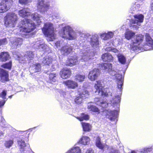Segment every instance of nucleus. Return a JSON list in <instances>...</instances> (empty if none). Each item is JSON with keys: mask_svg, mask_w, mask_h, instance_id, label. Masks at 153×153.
<instances>
[{"mask_svg": "<svg viewBox=\"0 0 153 153\" xmlns=\"http://www.w3.org/2000/svg\"><path fill=\"white\" fill-rule=\"evenodd\" d=\"M23 40L22 38H17L13 42L15 47H17L21 45L22 43Z\"/></svg>", "mask_w": 153, "mask_h": 153, "instance_id": "obj_37", "label": "nucleus"}, {"mask_svg": "<svg viewBox=\"0 0 153 153\" xmlns=\"http://www.w3.org/2000/svg\"><path fill=\"white\" fill-rule=\"evenodd\" d=\"M120 102V99H119V100H118V102Z\"/></svg>", "mask_w": 153, "mask_h": 153, "instance_id": "obj_56", "label": "nucleus"}, {"mask_svg": "<svg viewBox=\"0 0 153 153\" xmlns=\"http://www.w3.org/2000/svg\"><path fill=\"white\" fill-rule=\"evenodd\" d=\"M42 30L46 36L51 39L54 38V28L52 23L49 22L45 23L44 26L42 28Z\"/></svg>", "mask_w": 153, "mask_h": 153, "instance_id": "obj_3", "label": "nucleus"}, {"mask_svg": "<svg viewBox=\"0 0 153 153\" xmlns=\"http://www.w3.org/2000/svg\"><path fill=\"white\" fill-rule=\"evenodd\" d=\"M58 75L54 73H50L48 74V82L51 83H53L58 81Z\"/></svg>", "mask_w": 153, "mask_h": 153, "instance_id": "obj_18", "label": "nucleus"}, {"mask_svg": "<svg viewBox=\"0 0 153 153\" xmlns=\"http://www.w3.org/2000/svg\"><path fill=\"white\" fill-rule=\"evenodd\" d=\"M31 20L25 18L19 22L18 27L20 32L29 33L33 31L36 28V25L34 23L31 22Z\"/></svg>", "mask_w": 153, "mask_h": 153, "instance_id": "obj_1", "label": "nucleus"}, {"mask_svg": "<svg viewBox=\"0 0 153 153\" xmlns=\"http://www.w3.org/2000/svg\"><path fill=\"white\" fill-rule=\"evenodd\" d=\"M111 50L112 51L113 50V51L114 52H116L118 51V50L116 49L115 48H113V49H111Z\"/></svg>", "mask_w": 153, "mask_h": 153, "instance_id": "obj_51", "label": "nucleus"}, {"mask_svg": "<svg viewBox=\"0 0 153 153\" xmlns=\"http://www.w3.org/2000/svg\"><path fill=\"white\" fill-rule=\"evenodd\" d=\"M99 42L98 40H96L95 42H93L92 41L91 42V44L93 46H94L95 45H97L99 44Z\"/></svg>", "mask_w": 153, "mask_h": 153, "instance_id": "obj_47", "label": "nucleus"}, {"mask_svg": "<svg viewBox=\"0 0 153 153\" xmlns=\"http://www.w3.org/2000/svg\"><path fill=\"white\" fill-rule=\"evenodd\" d=\"M103 81L101 79L97 80L94 85V87L95 89V93H97L101 96L103 97H107L108 94L105 90L104 86H102Z\"/></svg>", "mask_w": 153, "mask_h": 153, "instance_id": "obj_4", "label": "nucleus"}, {"mask_svg": "<svg viewBox=\"0 0 153 153\" xmlns=\"http://www.w3.org/2000/svg\"><path fill=\"white\" fill-rule=\"evenodd\" d=\"M12 96V95H10V96H9V97H10V98H11Z\"/></svg>", "mask_w": 153, "mask_h": 153, "instance_id": "obj_55", "label": "nucleus"}, {"mask_svg": "<svg viewBox=\"0 0 153 153\" xmlns=\"http://www.w3.org/2000/svg\"><path fill=\"white\" fill-rule=\"evenodd\" d=\"M12 61L10 60L9 62L2 64L1 67L4 69H7L10 70L12 68Z\"/></svg>", "mask_w": 153, "mask_h": 153, "instance_id": "obj_24", "label": "nucleus"}, {"mask_svg": "<svg viewBox=\"0 0 153 153\" xmlns=\"http://www.w3.org/2000/svg\"><path fill=\"white\" fill-rule=\"evenodd\" d=\"M60 34L62 37L69 40L73 39L75 37V33L68 26L63 27L62 31L60 32Z\"/></svg>", "mask_w": 153, "mask_h": 153, "instance_id": "obj_5", "label": "nucleus"}, {"mask_svg": "<svg viewBox=\"0 0 153 153\" xmlns=\"http://www.w3.org/2000/svg\"><path fill=\"white\" fill-rule=\"evenodd\" d=\"M52 59L48 56L45 57L43 59L42 63L45 65H50L52 62Z\"/></svg>", "mask_w": 153, "mask_h": 153, "instance_id": "obj_29", "label": "nucleus"}, {"mask_svg": "<svg viewBox=\"0 0 153 153\" xmlns=\"http://www.w3.org/2000/svg\"><path fill=\"white\" fill-rule=\"evenodd\" d=\"M101 67L102 69L105 70L108 69L111 70L112 69V64L109 63H103L101 65Z\"/></svg>", "mask_w": 153, "mask_h": 153, "instance_id": "obj_33", "label": "nucleus"}, {"mask_svg": "<svg viewBox=\"0 0 153 153\" xmlns=\"http://www.w3.org/2000/svg\"><path fill=\"white\" fill-rule=\"evenodd\" d=\"M145 38L146 44L147 45L153 48V40L152 39L150 35L148 33L145 34Z\"/></svg>", "mask_w": 153, "mask_h": 153, "instance_id": "obj_22", "label": "nucleus"}, {"mask_svg": "<svg viewBox=\"0 0 153 153\" xmlns=\"http://www.w3.org/2000/svg\"><path fill=\"white\" fill-rule=\"evenodd\" d=\"M18 143V144L19 145L21 149H23L26 146V144L25 141L22 140H19Z\"/></svg>", "mask_w": 153, "mask_h": 153, "instance_id": "obj_44", "label": "nucleus"}, {"mask_svg": "<svg viewBox=\"0 0 153 153\" xmlns=\"http://www.w3.org/2000/svg\"><path fill=\"white\" fill-rule=\"evenodd\" d=\"M114 33L112 32H108L107 33L102 34V37H103V39L104 40H107L109 38L113 37Z\"/></svg>", "mask_w": 153, "mask_h": 153, "instance_id": "obj_35", "label": "nucleus"}, {"mask_svg": "<svg viewBox=\"0 0 153 153\" xmlns=\"http://www.w3.org/2000/svg\"><path fill=\"white\" fill-rule=\"evenodd\" d=\"M13 143V140H9L6 141L5 146L6 147L9 148L12 146Z\"/></svg>", "mask_w": 153, "mask_h": 153, "instance_id": "obj_40", "label": "nucleus"}, {"mask_svg": "<svg viewBox=\"0 0 153 153\" xmlns=\"http://www.w3.org/2000/svg\"><path fill=\"white\" fill-rule=\"evenodd\" d=\"M11 57L8 52L3 51L0 53V61L1 62H6L9 60Z\"/></svg>", "mask_w": 153, "mask_h": 153, "instance_id": "obj_15", "label": "nucleus"}, {"mask_svg": "<svg viewBox=\"0 0 153 153\" xmlns=\"http://www.w3.org/2000/svg\"><path fill=\"white\" fill-rule=\"evenodd\" d=\"M77 59L78 58L77 56H73L66 61L65 65L67 66H73L76 64L78 62Z\"/></svg>", "mask_w": 153, "mask_h": 153, "instance_id": "obj_13", "label": "nucleus"}, {"mask_svg": "<svg viewBox=\"0 0 153 153\" xmlns=\"http://www.w3.org/2000/svg\"><path fill=\"white\" fill-rule=\"evenodd\" d=\"M3 135V133L2 132H0V137Z\"/></svg>", "mask_w": 153, "mask_h": 153, "instance_id": "obj_53", "label": "nucleus"}, {"mask_svg": "<svg viewBox=\"0 0 153 153\" xmlns=\"http://www.w3.org/2000/svg\"><path fill=\"white\" fill-rule=\"evenodd\" d=\"M63 84L68 88L74 89L78 87V83L72 80H68L63 82Z\"/></svg>", "mask_w": 153, "mask_h": 153, "instance_id": "obj_12", "label": "nucleus"}, {"mask_svg": "<svg viewBox=\"0 0 153 153\" xmlns=\"http://www.w3.org/2000/svg\"><path fill=\"white\" fill-rule=\"evenodd\" d=\"M83 99L81 96L76 97L75 99V102L77 104H80L82 103V99Z\"/></svg>", "mask_w": 153, "mask_h": 153, "instance_id": "obj_41", "label": "nucleus"}, {"mask_svg": "<svg viewBox=\"0 0 153 153\" xmlns=\"http://www.w3.org/2000/svg\"><path fill=\"white\" fill-rule=\"evenodd\" d=\"M81 124L84 131H89L91 129V126L89 123L85 122H82Z\"/></svg>", "mask_w": 153, "mask_h": 153, "instance_id": "obj_28", "label": "nucleus"}, {"mask_svg": "<svg viewBox=\"0 0 153 153\" xmlns=\"http://www.w3.org/2000/svg\"><path fill=\"white\" fill-rule=\"evenodd\" d=\"M59 74L62 78L65 79L70 77L72 74V71L71 69L63 68L61 69Z\"/></svg>", "mask_w": 153, "mask_h": 153, "instance_id": "obj_10", "label": "nucleus"}, {"mask_svg": "<svg viewBox=\"0 0 153 153\" xmlns=\"http://www.w3.org/2000/svg\"><path fill=\"white\" fill-rule=\"evenodd\" d=\"M95 145L100 149L102 150L105 148V146L101 142V138L98 136L97 137L96 140Z\"/></svg>", "mask_w": 153, "mask_h": 153, "instance_id": "obj_26", "label": "nucleus"}, {"mask_svg": "<svg viewBox=\"0 0 153 153\" xmlns=\"http://www.w3.org/2000/svg\"><path fill=\"white\" fill-rule=\"evenodd\" d=\"M78 91L79 95L83 98L88 97L89 95L88 91L85 88H79L78 89Z\"/></svg>", "mask_w": 153, "mask_h": 153, "instance_id": "obj_21", "label": "nucleus"}, {"mask_svg": "<svg viewBox=\"0 0 153 153\" xmlns=\"http://www.w3.org/2000/svg\"><path fill=\"white\" fill-rule=\"evenodd\" d=\"M90 138L87 136H83L80 138L79 142L83 145H86L90 141Z\"/></svg>", "mask_w": 153, "mask_h": 153, "instance_id": "obj_27", "label": "nucleus"}, {"mask_svg": "<svg viewBox=\"0 0 153 153\" xmlns=\"http://www.w3.org/2000/svg\"><path fill=\"white\" fill-rule=\"evenodd\" d=\"M101 59L104 62H112L114 60V58L112 55L108 52L102 54Z\"/></svg>", "mask_w": 153, "mask_h": 153, "instance_id": "obj_14", "label": "nucleus"}, {"mask_svg": "<svg viewBox=\"0 0 153 153\" xmlns=\"http://www.w3.org/2000/svg\"><path fill=\"white\" fill-rule=\"evenodd\" d=\"M117 83V88L120 91L122 90V87L123 85V79L121 74H118L116 76Z\"/></svg>", "mask_w": 153, "mask_h": 153, "instance_id": "obj_19", "label": "nucleus"}, {"mask_svg": "<svg viewBox=\"0 0 153 153\" xmlns=\"http://www.w3.org/2000/svg\"><path fill=\"white\" fill-rule=\"evenodd\" d=\"M30 13L29 9L27 8L23 7L18 11V14L22 18L27 17L30 15Z\"/></svg>", "mask_w": 153, "mask_h": 153, "instance_id": "obj_17", "label": "nucleus"}, {"mask_svg": "<svg viewBox=\"0 0 153 153\" xmlns=\"http://www.w3.org/2000/svg\"><path fill=\"white\" fill-rule=\"evenodd\" d=\"M100 72L98 68H95L89 71L88 78L92 81L96 80L100 76Z\"/></svg>", "mask_w": 153, "mask_h": 153, "instance_id": "obj_9", "label": "nucleus"}, {"mask_svg": "<svg viewBox=\"0 0 153 153\" xmlns=\"http://www.w3.org/2000/svg\"><path fill=\"white\" fill-rule=\"evenodd\" d=\"M7 95L6 91L4 90L2 91L0 94V96L3 99L5 98V97Z\"/></svg>", "mask_w": 153, "mask_h": 153, "instance_id": "obj_45", "label": "nucleus"}, {"mask_svg": "<svg viewBox=\"0 0 153 153\" xmlns=\"http://www.w3.org/2000/svg\"><path fill=\"white\" fill-rule=\"evenodd\" d=\"M72 48L70 46L65 45L60 49L61 52L64 55H68L70 54L72 51Z\"/></svg>", "mask_w": 153, "mask_h": 153, "instance_id": "obj_23", "label": "nucleus"}, {"mask_svg": "<svg viewBox=\"0 0 153 153\" xmlns=\"http://www.w3.org/2000/svg\"><path fill=\"white\" fill-rule=\"evenodd\" d=\"M134 17L136 19L131 20V22L133 24H137L138 25V23H142L143 22L144 19V16L142 14L139 15H135L134 16Z\"/></svg>", "mask_w": 153, "mask_h": 153, "instance_id": "obj_20", "label": "nucleus"}, {"mask_svg": "<svg viewBox=\"0 0 153 153\" xmlns=\"http://www.w3.org/2000/svg\"><path fill=\"white\" fill-rule=\"evenodd\" d=\"M31 0H19V3L22 5H27Z\"/></svg>", "mask_w": 153, "mask_h": 153, "instance_id": "obj_43", "label": "nucleus"}, {"mask_svg": "<svg viewBox=\"0 0 153 153\" xmlns=\"http://www.w3.org/2000/svg\"><path fill=\"white\" fill-rule=\"evenodd\" d=\"M32 19L34 21H36L37 23L39 24L41 22V20L40 19L39 15L37 13H35L32 14L31 15Z\"/></svg>", "mask_w": 153, "mask_h": 153, "instance_id": "obj_31", "label": "nucleus"}, {"mask_svg": "<svg viewBox=\"0 0 153 153\" xmlns=\"http://www.w3.org/2000/svg\"><path fill=\"white\" fill-rule=\"evenodd\" d=\"M144 40V36L141 34L134 35L131 41V46L133 48L138 47Z\"/></svg>", "mask_w": 153, "mask_h": 153, "instance_id": "obj_6", "label": "nucleus"}, {"mask_svg": "<svg viewBox=\"0 0 153 153\" xmlns=\"http://www.w3.org/2000/svg\"><path fill=\"white\" fill-rule=\"evenodd\" d=\"M0 79L2 82H7L10 80L8 72L1 68H0Z\"/></svg>", "mask_w": 153, "mask_h": 153, "instance_id": "obj_11", "label": "nucleus"}, {"mask_svg": "<svg viewBox=\"0 0 153 153\" xmlns=\"http://www.w3.org/2000/svg\"><path fill=\"white\" fill-rule=\"evenodd\" d=\"M88 108L92 111L96 113L97 114L100 113V109L95 106L91 105L88 106Z\"/></svg>", "mask_w": 153, "mask_h": 153, "instance_id": "obj_34", "label": "nucleus"}, {"mask_svg": "<svg viewBox=\"0 0 153 153\" xmlns=\"http://www.w3.org/2000/svg\"><path fill=\"white\" fill-rule=\"evenodd\" d=\"M67 153H81V150L78 147H76L68 151Z\"/></svg>", "mask_w": 153, "mask_h": 153, "instance_id": "obj_38", "label": "nucleus"}, {"mask_svg": "<svg viewBox=\"0 0 153 153\" xmlns=\"http://www.w3.org/2000/svg\"><path fill=\"white\" fill-rule=\"evenodd\" d=\"M85 153H94V151L92 149H88Z\"/></svg>", "mask_w": 153, "mask_h": 153, "instance_id": "obj_48", "label": "nucleus"}, {"mask_svg": "<svg viewBox=\"0 0 153 153\" xmlns=\"http://www.w3.org/2000/svg\"><path fill=\"white\" fill-rule=\"evenodd\" d=\"M105 116L111 121L114 120L117 118V111L116 110L108 111H106Z\"/></svg>", "mask_w": 153, "mask_h": 153, "instance_id": "obj_16", "label": "nucleus"}, {"mask_svg": "<svg viewBox=\"0 0 153 153\" xmlns=\"http://www.w3.org/2000/svg\"><path fill=\"white\" fill-rule=\"evenodd\" d=\"M99 105L103 109L108 107V103L106 101H102L100 102Z\"/></svg>", "mask_w": 153, "mask_h": 153, "instance_id": "obj_42", "label": "nucleus"}, {"mask_svg": "<svg viewBox=\"0 0 153 153\" xmlns=\"http://www.w3.org/2000/svg\"><path fill=\"white\" fill-rule=\"evenodd\" d=\"M125 38L127 40L131 39L135 35V33L131 30H128L126 31L124 34Z\"/></svg>", "mask_w": 153, "mask_h": 153, "instance_id": "obj_25", "label": "nucleus"}, {"mask_svg": "<svg viewBox=\"0 0 153 153\" xmlns=\"http://www.w3.org/2000/svg\"><path fill=\"white\" fill-rule=\"evenodd\" d=\"M151 149L149 148H145L143 149V152L144 153H147L151 151Z\"/></svg>", "mask_w": 153, "mask_h": 153, "instance_id": "obj_46", "label": "nucleus"}, {"mask_svg": "<svg viewBox=\"0 0 153 153\" xmlns=\"http://www.w3.org/2000/svg\"><path fill=\"white\" fill-rule=\"evenodd\" d=\"M85 76L84 75L81 74H76L75 76V80L79 82H83L85 79Z\"/></svg>", "mask_w": 153, "mask_h": 153, "instance_id": "obj_30", "label": "nucleus"}, {"mask_svg": "<svg viewBox=\"0 0 153 153\" xmlns=\"http://www.w3.org/2000/svg\"><path fill=\"white\" fill-rule=\"evenodd\" d=\"M12 0H2L0 3V13L7 11L8 8L13 4Z\"/></svg>", "mask_w": 153, "mask_h": 153, "instance_id": "obj_7", "label": "nucleus"}, {"mask_svg": "<svg viewBox=\"0 0 153 153\" xmlns=\"http://www.w3.org/2000/svg\"><path fill=\"white\" fill-rule=\"evenodd\" d=\"M119 62L122 64H124L126 62V59L125 56L122 55H118L117 56Z\"/></svg>", "mask_w": 153, "mask_h": 153, "instance_id": "obj_36", "label": "nucleus"}, {"mask_svg": "<svg viewBox=\"0 0 153 153\" xmlns=\"http://www.w3.org/2000/svg\"><path fill=\"white\" fill-rule=\"evenodd\" d=\"M18 19L17 14L13 12L8 13L4 17V25L6 27H14Z\"/></svg>", "mask_w": 153, "mask_h": 153, "instance_id": "obj_2", "label": "nucleus"}, {"mask_svg": "<svg viewBox=\"0 0 153 153\" xmlns=\"http://www.w3.org/2000/svg\"><path fill=\"white\" fill-rule=\"evenodd\" d=\"M99 98H96L95 99V101L96 103H97V102L99 101Z\"/></svg>", "mask_w": 153, "mask_h": 153, "instance_id": "obj_50", "label": "nucleus"}, {"mask_svg": "<svg viewBox=\"0 0 153 153\" xmlns=\"http://www.w3.org/2000/svg\"><path fill=\"white\" fill-rule=\"evenodd\" d=\"M49 3H45V0H38L37 4V9L41 12H45L50 8Z\"/></svg>", "mask_w": 153, "mask_h": 153, "instance_id": "obj_8", "label": "nucleus"}, {"mask_svg": "<svg viewBox=\"0 0 153 153\" xmlns=\"http://www.w3.org/2000/svg\"><path fill=\"white\" fill-rule=\"evenodd\" d=\"M131 153H137L136 152L134 151H132L131 152Z\"/></svg>", "mask_w": 153, "mask_h": 153, "instance_id": "obj_54", "label": "nucleus"}, {"mask_svg": "<svg viewBox=\"0 0 153 153\" xmlns=\"http://www.w3.org/2000/svg\"><path fill=\"white\" fill-rule=\"evenodd\" d=\"M25 134V136L26 137H29V134H27L26 131L24 132V135Z\"/></svg>", "mask_w": 153, "mask_h": 153, "instance_id": "obj_49", "label": "nucleus"}, {"mask_svg": "<svg viewBox=\"0 0 153 153\" xmlns=\"http://www.w3.org/2000/svg\"><path fill=\"white\" fill-rule=\"evenodd\" d=\"M150 7L152 9H153V2L151 3L150 4Z\"/></svg>", "mask_w": 153, "mask_h": 153, "instance_id": "obj_52", "label": "nucleus"}, {"mask_svg": "<svg viewBox=\"0 0 153 153\" xmlns=\"http://www.w3.org/2000/svg\"><path fill=\"white\" fill-rule=\"evenodd\" d=\"M33 66L34 67L35 72H39L41 71V66L40 63H37L33 64Z\"/></svg>", "mask_w": 153, "mask_h": 153, "instance_id": "obj_39", "label": "nucleus"}, {"mask_svg": "<svg viewBox=\"0 0 153 153\" xmlns=\"http://www.w3.org/2000/svg\"><path fill=\"white\" fill-rule=\"evenodd\" d=\"M76 118L80 121H81L84 120H88L89 119V116L88 115L85 114L83 113L81 114V117H76Z\"/></svg>", "mask_w": 153, "mask_h": 153, "instance_id": "obj_32", "label": "nucleus"}]
</instances>
